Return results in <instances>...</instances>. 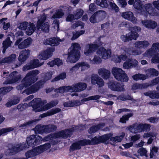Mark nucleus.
<instances>
[{
  "label": "nucleus",
  "instance_id": "39448f33",
  "mask_svg": "<svg viewBox=\"0 0 159 159\" xmlns=\"http://www.w3.org/2000/svg\"><path fill=\"white\" fill-rule=\"evenodd\" d=\"M73 130L72 129H67L65 130L61 131L58 133L51 134L48 135L43 139L42 141L44 142L52 140L56 138H67L68 137H70L72 134Z\"/></svg>",
  "mask_w": 159,
  "mask_h": 159
},
{
  "label": "nucleus",
  "instance_id": "f8f14e48",
  "mask_svg": "<svg viewBox=\"0 0 159 159\" xmlns=\"http://www.w3.org/2000/svg\"><path fill=\"white\" fill-rule=\"evenodd\" d=\"M33 42L32 39L30 37L23 40L22 38L18 39L15 43V45L18 46L20 49H23L27 48L29 47Z\"/></svg>",
  "mask_w": 159,
  "mask_h": 159
},
{
  "label": "nucleus",
  "instance_id": "c85d7f7f",
  "mask_svg": "<svg viewBox=\"0 0 159 159\" xmlns=\"http://www.w3.org/2000/svg\"><path fill=\"white\" fill-rule=\"evenodd\" d=\"M82 145H85L87 144L94 145L101 143L100 137H95L91 140L84 139L81 142Z\"/></svg>",
  "mask_w": 159,
  "mask_h": 159
},
{
  "label": "nucleus",
  "instance_id": "e433bc0d",
  "mask_svg": "<svg viewBox=\"0 0 159 159\" xmlns=\"http://www.w3.org/2000/svg\"><path fill=\"white\" fill-rule=\"evenodd\" d=\"M60 111L61 109L58 108L52 109L50 111L41 115L40 117L41 118H43L48 116H51Z\"/></svg>",
  "mask_w": 159,
  "mask_h": 159
},
{
  "label": "nucleus",
  "instance_id": "ddd939ff",
  "mask_svg": "<svg viewBox=\"0 0 159 159\" xmlns=\"http://www.w3.org/2000/svg\"><path fill=\"white\" fill-rule=\"evenodd\" d=\"M96 43H89L85 46L84 52V54L89 57H90L93 55L98 47V45L100 44L99 42H97Z\"/></svg>",
  "mask_w": 159,
  "mask_h": 159
},
{
  "label": "nucleus",
  "instance_id": "2f4dec72",
  "mask_svg": "<svg viewBox=\"0 0 159 159\" xmlns=\"http://www.w3.org/2000/svg\"><path fill=\"white\" fill-rule=\"evenodd\" d=\"M122 49L125 52L132 55H140L142 52L141 50L133 48H127L125 47H123L122 48Z\"/></svg>",
  "mask_w": 159,
  "mask_h": 159
},
{
  "label": "nucleus",
  "instance_id": "69168bd1",
  "mask_svg": "<svg viewBox=\"0 0 159 159\" xmlns=\"http://www.w3.org/2000/svg\"><path fill=\"white\" fill-rule=\"evenodd\" d=\"M29 23L26 21H24L20 24L19 26L20 29L22 30H26Z\"/></svg>",
  "mask_w": 159,
  "mask_h": 159
},
{
  "label": "nucleus",
  "instance_id": "774afa93",
  "mask_svg": "<svg viewBox=\"0 0 159 159\" xmlns=\"http://www.w3.org/2000/svg\"><path fill=\"white\" fill-rule=\"evenodd\" d=\"M108 2L110 7L113 9L115 10L116 11H117L118 10V7L114 3V1L112 0H108Z\"/></svg>",
  "mask_w": 159,
  "mask_h": 159
},
{
  "label": "nucleus",
  "instance_id": "9b49d317",
  "mask_svg": "<svg viewBox=\"0 0 159 159\" xmlns=\"http://www.w3.org/2000/svg\"><path fill=\"white\" fill-rule=\"evenodd\" d=\"M57 127L54 125H48L41 126L40 125L36 126L34 129L36 133L42 134L43 133H48L55 130Z\"/></svg>",
  "mask_w": 159,
  "mask_h": 159
},
{
  "label": "nucleus",
  "instance_id": "1a4fd4ad",
  "mask_svg": "<svg viewBox=\"0 0 159 159\" xmlns=\"http://www.w3.org/2000/svg\"><path fill=\"white\" fill-rule=\"evenodd\" d=\"M9 72L7 71L3 72L2 76L3 78L6 77V80L4 82L6 84H11L17 82L21 77V75L16 71L11 73L8 76Z\"/></svg>",
  "mask_w": 159,
  "mask_h": 159
},
{
  "label": "nucleus",
  "instance_id": "5fc2aeb1",
  "mask_svg": "<svg viewBox=\"0 0 159 159\" xmlns=\"http://www.w3.org/2000/svg\"><path fill=\"white\" fill-rule=\"evenodd\" d=\"M94 14L97 18H99L101 20L104 18L106 14L105 11L102 10L98 11Z\"/></svg>",
  "mask_w": 159,
  "mask_h": 159
},
{
  "label": "nucleus",
  "instance_id": "8fccbe9b",
  "mask_svg": "<svg viewBox=\"0 0 159 159\" xmlns=\"http://www.w3.org/2000/svg\"><path fill=\"white\" fill-rule=\"evenodd\" d=\"M81 104L80 102L78 101H75L73 102L69 101L64 103V106L66 107H73L75 106H77Z\"/></svg>",
  "mask_w": 159,
  "mask_h": 159
},
{
  "label": "nucleus",
  "instance_id": "72a5a7b5",
  "mask_svg": "<svg viewBox=\"0 0 159 159\" xmlns=\"http://www.w3.org/2000/svg\"><path fill=\"white\" fill-rule=\"evenodd\" d=\"M16 58V55L14 54H11L9 57H6L3 58L0 62V64L2 63H11L14 61Z\"/></svg>",
  "mask_w": 159,
  "mask_h": 159
},
{
  "label": "nucleus",
  "instance_id": "bf43d9fd",
  "mask_svg": "<svg viewBox=\"0 0 159 159\" xmlns=\"http://www.w3.org/2000/svg\"><path fill=\"white\" fill-rule=\"evenodd\" d=\"M66 73L63 72L60 74L58 76L53 79L52 80V82H54L60 80H63L66 78Z\"/></svg>",
  "mask_w": 159,
  "mask_h": 159
},
{
  "label": "nucleus",
  "instance_id": "052dcab7",
  "mask_svg": "<svg viewBox=\"0 0 159 159\" xmlns=\"http://www.w3.org/2000/svg\"><path fill=\"white\" fill-rule=\"evenodd\" d=\"M19 98L17 97H16L13 101L8 102L6 104V106L7 107H10L12 105L17 104L19 102Z\"/></svg>",
  "mask_w": 159,
  "mask_h": 159
},
{
  "label": "nucleus",
  "instance_id": "864d4df0",
  "mask_svg": "<svg viewBox=\"0 0 159 159\" xmlns=\"http://www.w3.org/2000/svg\"><path fill=\"white\" fill-rule=\"evenodd\" d=\"M14 128L12 127L4 128L0 130V136L7 134L8 133L13 131Z\"/></svg>",
  "mask_w": 159,
  "mask_h": 159
},
{
  "label": "nucleus",
  "instance_id": "3c124183",
  "mask_svg": "<svg viewBox=\"0 0 159 159\" xmlns=\"http://www.w3.org/2000/svg\"><path fill=\"white\" fill-rule=\"evenodd\" d=\"M127 58V56L125 54H122L120 55H117L114 60L116 63L120 62L122 60L125 61Z\"/></svg>",
  "mask_w": 159,
  "mask_h": 159
},
{
  "label": "nucleus",
  "instance_id": "5701e85b",
  "mask_svg": "<svg viewBox=\"0 0 159 159\" xmlns=\"http://www.w3.org/2000/svg\"><path fill=\"white\" fill-rule=\"evenodd\" d=\"M27 148H28V147L26 143L19 144L13 147L12 148H10L8 151L11 153H15Z\"/></svg>",
  "mask_w": 159,
  "mask_h": 159
},
{
  "label": "nucleus",
  "instance_id": "c03bdc74",
  "mask_svg": "<svg viewBox=\"0 0 159 159\" xmlns=\"http://www.w3.org/2000/svg\"><path fill=\"white\" fill-rule=\"evenodd\" d=\"M125 135V133L122 132L120 134V135L119 136H116L115 137H112V136L111 138V141L113 142L117 143L120 142L122 140Z\"/></svg>",
  "mask_w": 159,
  "mask_h": 159
},
{
  "label": "nucleus",
  "instance_id": "58836bf2",
  "mask_svg": "<svg viewBox=\"0 0 159 159\" xmlns=\"http://www.w3.org/2000/svg\"><path fill=\"white\" fill-rule=\"evenodd\" d=\"M104 126V124H100L95 126H93L89 129L88 132L90 134L94 133L98 130L102 128Z\"/></svg>",
  "mask_w": 159,
  "mask_h": 159
},
{
  "label": "nucleus",
  "instance_id": "f257e3e1",
  "mask_svg": "<svg viewBox=\"0 0 159 159\" xmlns=\"http://www.w3.org/2000/svg\"><path fill=\"white\" fill-rule=\"evenodd\" d=\"M47 102L46 100H42L40 98H35L29 103L28 106H32L33 110L35 112H38L48 110L56 106L58 103V101L57 100L52 101L43 106Z\"/></svg>",
  "mask_w": 159,
  "mask_h": 159
},
{
  "label": "nucleus",
  "instance_id": "393cba45",
  "mask_svg": "<svg viewBox=\"0 0 159 159\" xmlns=\"http://www.w3.org/2000/svg\"><path fill=\"white\" fill-rule=\"evenodd\" d=\"M62 41L63 40L58 38L53 37L46 39L43 43L45 45H50L52 46H54L58 45L59 44V42Z\"/></svg>",
  "mask_w": 159,
  "mask_h": 159
},
{
  "label": "nucleus",
  "instance_id": "20e7f679",
  "mask_svg": "<svg viewBox=\"0 0 159 159\" xmlns=\"http://www.w3.org/2000/svg\"><path fill=\"white\" fill-rule=\"evenodd\" d=\"M50 148L51 145L50 143H45L28 151L25 154V155L27 158L33 157L48 150Z\"/></svg>",
  "mask_w": 159,
  "mask_h": 159
},
{
  "label": "nucleus",
  "instance_id": "680f3d73",
  "mask_svg": "<svg viewBox=\"0 0 159 159\" xmlns=\"http://www.w3.org/2000/svg\"><path fill=\"white\" fill-rule=\"evenodd\" d=\"M133 114L130 113L127 115H124L120 119V121L122 123H125L127 120H129V118L132 116Z\"/></svg>",
  "mask_w": 159,
  "mask_h": 159
},
{
  "label": "nucleus",
  "instance_id": "9d476101",
  "mask_svg": "<svg viewBox=\"0 0 159 159\" xmlns=\"http://www.w3.org/2000/svg\"><path fill=\"white\" fill-rule=\"evenodd\" d=\"M46 18L45 15H43L39 19L36 25L37 29L43 32H48L49 30V25L48 22L44 23Z\"/></svg>",
  "mask_w": 159,
  "mask_h": 159
},
{
  "label": "nucleus",
  "instance_id": "f704fd0d",
  "mask_svg": "<svg viewBox=\"0 0 159 159\" xmlns=\"http://www.w3.org/2000/svg\"><path fill=\"white\" fill-rule=\"evenodd\" d=\"M35 30L36 27L34 24L33 23H29L25 33L28 35H31L35 31Z\"/></svg>",
  "mask_w": 159,
  "mask_h": 159
},
{
  "label": "nucleus",
  "instance_id": "ea45409f",
  "mask_svg": "<svg viewBox=\"0 0 159 159\" xmlns=\"http://www.w3.org/2000/svg\"><path fill=\"white\" fill-rule=\"evenodd\" d=\"M12 42L10 40V39L9 37H7L5 41L3 42V49L2 52L4 53L6 49L9 47L11 46Z\"/></svg>",
  "mask_w": 159,
  "mask_h": 159
},
{
  "label": "nucleus",
  "instance_id": "4be33fe9",
  "mask_svg": "<svg viewBox=\"0 0 159 159\" xmlns=\"http://www.w3.org/2000/svg\"><path fill=\"white\" fill-rule=\"evenodd\" d=\"M90 66L89 64L86 62H79L72 67L70 69V71L72 73L76 71L80 67H81V71H84L90 68Z\"/></svg>",
  "mask_w": 159,
  "mask_h": 159
},
{
  "label": "nucleus",
  "instance_id": "7c9ffc66",
  "mask_svg": "<svg viewBox=\"0 0 159 159\" xmlns=\"http://www.w3.org/2000/svg\"><path fill=\"white\" fill-rule=\"evenodd\" d=\"M121 16L125 19L131 21L134 23H136L137 20L134 16V15L131 11H127L122 13Z\"/></svg>",
  "mask_w": 159,
  "mask_h": 159
},
{
  "label": "nucleus",
  "instance_id": "c9c22d12",
  "mask_svg": "<svg viewBox=\"0 0 159 159\" xmlns=\"http://www.w3.org/2000/svg\"><path fill=\"white\" fill-rule=\"evenodd\" d=\"M70 88V86H62L56 89L55 92L62 93L66 92H71Z\"/></svg>",
  "mask_w": 159,
  "mask_h": 159
},
{
  "label": "nucleus",
  "instance_id": "7ed1b4c3",
  "mask_svg": "<svg viewBox=\"0 0 159 159\" xmlns=\"http://www.w3.org/2000/svg\"><path fill=\"white\" fill-rule=\"evenodd\" d=\"M40 73L38 70H33L29 72L23 80V84H21L17 87L18 90H21L27 86L31 85L36 82L38 80L36 76Z\"/></svg>",
  "mask_w": 159,
  "mask_h": 159
},
{
  "label": "nucleus",
  "instance_id": "6e6552de",
  "mask_svg": "<svg viewBox=\"0 0 159 159\" xmlns=\"http://www.w3.org/2000/svg\"><path fill=\"white\" fill-rule=\"evenodd\" d=\"M111 73L115 78L118 81L127 82L129 80L127 75L121 68L113 67L111 70Z\"/></svg>",
  "mask_w": 159,
  "mask_h": 159
},
{
  "label": "nucleus",
  "instance_id": "a878e982",
  "mask_svg": "<svg viewBox=\"0 0 159 159\" xmlns=\"http://www.w3.org/2000/svg\"><path fill=\"white\" fill-rule=\"evenodd\" d=\"M41 82L42 81H39L27 88L25 90L26 93L27 94H29L37 91L43 85H41Z\"/></svg>",
  "mask_w": 159,
  "mask_h": 159
},
{
  "label": "nucleus",
  "instance_id": "338daca9",
  "mask_svg": "<svg viewBox=\"0 0 159 159\" xmlns=\"http://www.w3.org/2000/svg\"><path fill=\"white\" fill-rule=\"evenodd\" d=\"M151 62L154 63H159V53H156L152 57Z\"/></svg>",
  "mask_w": 159,
  "mask_h": 159
},
{
  "label": "nucleus",
  "instance_id": "2eb2a0df",
  "mask_svg": "<svg viewBox=\"0 0 159 159\" xmlns=\"http://www.w3.org/2000/svg\"><path fill=\"white\" fill-rule=\"evenodd\" d=\"M96 53L98 55L100 56L102 59H107L111 57V51L109 48L106 49L101 47L97 51Z\"/></svg>",
  "mask_w": 159,
  "mask_h": 159
},
{
  "label": "nucleus",
  "instance_id": "09e8293b",
  "mask_svg": "<svg viewBox=\"0 0 159 159\" xmlns=\"http://www.w3.org/2000/svg\"><path fill=\"white\" fill-rule=\"evenodd\" d=\"M85 32L84 30H82L80 31H75L73 32V36L71 38L72 40H74L77 39L80 36L84 34Z\"/></svg>",
  "mask_w": 159,
  "mask_h": 159
},
{
  "label": "nucleus",
  "instance_id": "b1692460",
  "mask_svg": "<svg viewBox=\"0 0 159 159\" xmlns=\"http://www.w3.org/2000/svg\"><path fill=\"white\" fill-rule=\"evenodd\" d=\"M70 87L71 92H78L84 90L87 87V85L84 83H79L70 86Z\"/></svg>",
  "mask_w": 159,
  "mask_h": 159
},
{
  "label": "nucleus",
  "instance_id": "6e6d98bb",
  "mask_svg": "<svg viewBox=\"0 0 159 159\" xmlns=\"http://www.w3.org/2000/svg\"><path fill=\"white\" fill-rule=\"evenodd\" d=\"M7 19V18H3L0 20V22L2 24L3 28L5 30H7L10 27V23L5 22Z\"/></svg>",
  "mask_w": 159,
  "mask_h": 159
},
{
  "label": "nucleus",
  "instance_id": "bb28decb",
  "mask_svg": "<svg viewBox=\"0 0 159 159\" xmlns=\"http://www.w3.org/2000/svg\"><path fill=\"white\" fill-rule=\"evenodd\" d=\"M155 11V10L153 8L151 4H146L143 7L141 13L142 14L144 15H146L148 13L152 16H154L156 15Z\"/></svg>",
  "mask_w": 159,
  "mask_h": 159
},
{
  "label": "nucleus",
  "instance_id": "f03ea898",
  "mask_svg": "<svg viewBox=\"0 0 159 159\" xmlns=\"http://www.w3.org/2000/svg\"><path fill=\"white\" fill-rule=\"evenodd\" d=\"M81 47L79 44L77 43H72L69 49L66 61L74 63L78 60L80 57V50Z\"/></svg>",
  "mask_w": 159,
  "mask_h": 159
},
{
  "label": "nucleus",
  "instance_id": "a19ab883",
  "mask_svg": "<svg viewBox=\"0 0 159 159\" xmlns=\"http://www.w3.org/2000/svg\"><path fill=\"white\" fill-rule=\"evenodd\" d=\"M144 95L148 96L151 98H159V93H157L156 91H149L144 93Z\"/></svg>",
  "mask_w": 159,
  "mask_h": 159
},
{
  "label": "nucleus",
  "instance_id": "0e129e2a",
  "mask_svg": "<svg viewBox=\"0 0 159 159\" xmlns=\"http://www.w3.org/2000/svg\"><path fill=\"white\" fill-rule=\"evenodd\" d=\"M12 88L10 87H3L0 89V95L2 94H4L5 93L9 92L12 89ZM1 96H0L1 97Z\"/></svg>",
  "mask_w": 159,
  "mask_h": 159
},
{
  "label": "nucleus",
  "instance_id": "4c0bfd02",
  "mask_svg": "<svg viewBox=\"0 0 159 159\" xmlns=\"http://www.w3.org/2000/svg\"><path fill=\"white\" fill-rule=\"evenodd\" d=\"M146 75H145L147 78L151 76H157L158 75V72L156 70L153 68H150L148 69L146 71Z\"/></svg>",
  "mask_w": 159,
  "mask_h": 159
},
{
  "label": "nucleus",
  "instance_id": "c756f323",
  "mask_svg": "<svg viewBox=\"0 0 159 159\" xmlns=\"http://www.w3.org/2000/svg\"><path fill=\"white\" fill-rule=\"evenodd\" d=\"M98 74L104 80L109 79L110 76V70L104 68H101L98 70Z\"/></svg>",
  "mask_w": 159,
  "mask_h": 159
},
{
  "label": "nucleus",
  "instance_id": "aec40b11",
  "mask_svg": "<svg viewBox=\"0 0 159 159\" xmlns=\"http://www.w3.org/2000/svg\"><path fill=\"white\" fill-rule=\"evenodd\" d=\"M91 83L93 85H96L99 87L104 86V81L103 79L99 77L98 75L93 74L92 75L91 77Z\"/></svg>",
  "mask_w": 159,
  "mask_h": 159
},
{
  "label": "nucleus",
  "instance_id": "79ce46f5",
  "mask_svg": "<svg viewBox=\"0 0 159 159\" xmlns=\"http://www.w3.org/2000/svg\"><path fill=\"white\" fill-rule=\"evenodd\" d=\"M97 55L94 56L93 59H91L89 58V60L91 64H100L102 61L101 58Z\"/></svg>",
  "mask_w": 159,
  "mask_h": 159
},
{
  "label": "nucleus",
  "instance_id": "f3484780",
  "mask_svg": "<svg viewBox=\"0 0 159 159\" xmlns=\"http://www.w3.org/2000/svg\"><path fill=\"white\" fill-rule=\"evenodd\" d=\"M43 62H40L38 59L35 58L31 61L29 65L24 66L23 68V70L25 71L30 69L42 66Z\"/></svg>",
  "mask_w": 159,
  "mask_h": 159
},
{
  "label": "nucleus",
  "instance_id": "412c9836",
  "mask_svg": "<svg viewBox=\"0 0 159 159\" xmlns=\"http://www.w3.org/2000/svg\"><path fill=\"white\" fill-rule=\"evenodd\" d=\"M30 53V51L29 49H25L22 50L20 52L18 60L20 61L18 65H16L15 67H18L22 64V62L25 61L27 59Z\"/></svg>",
  "mask_w": 159,
  "mask_h": 159
},
{
  "label": "nucleus",
  "instance_id": "a211bd4d",
  "mask_svg": "<svg viewBox=\"0 0 159 159\" xmlns=\"http://www.w3.org/2000/svg\"><path fill=\"white\" fill-rule=\"evenodd\" d=\"M54 49L52 48H49L40 52L38 55L40 60H46L51 57Z\"/></svg>",
  "mask_w": 159,
  "mask_h": 159
},
{
  "label": "nucleus",
  "instance_id": "4d7b16f0",
  "mask_svg": "<svg viewBox=\"0 0 159 159\" xmlns=\"http://www.w3.org/2000/svg\"><path fill=\"white\" fill-rule=\"evenodd\" d=\"M96 4L102 7H107L108 6L106 0H97Z\"/></svg>",
  "mask_w": 159,
  "mask_h": 159
},
{
  "label": "nucleus",
  "instance_id": "6ab92c4d",
  "mask_svg": "<svg viewBox=\"0 0 159 159\" xmlns=\"http://www.w3.org/2000/svg\"><path fill=\"white\" fill-rule=\"evenodd\" d=\"M108 88L113 91L121 92L125 90L124 85H121L116 81L110 82L108 83Z\"/></svg>",
  "mask_w": 159,
  "mask_h": 159
},
{
  "label": "nucleus",
  "instance_id": "473e14b6",
  "mask_svg": "<svg viewBox=\"0 0 159 159\" xmlns=\"http://www.w3.org/2000/svg\"><path fill=\"white\" fill-rule=\"evenodd\" d=\"M53 74V72L52 71L46 72L43 73L41 74L42 75L44 76L43 79L39 81H42L41 85H43L48 80H50Z\"/></svg>",
  "mask_w": 159,
  "mask_h": 159
},
{
  "label": "nucleus",
  "instance_id": "e2e57ef3",
  "mask_svg": "<svg viewBox=\"0 0 159 159\" xmlns=\"http://www.w3.org/2000/svg\"><path fill=\"white\" fill-rule=\"evenodd\" d=\"M101 96L99 95L91 96L87 98H85L82 100V101L85 102L91 100H96L99 99Z\"/></svg>",
  "mask_w": 159,
  "mask_h": 159
},
{
  "label": "nucleus",
  "instance_id": "de8ad7c7",
  "mask_svg": "<svg viewBox=\"0 0 159 159\" xmlns=\"http://www.w3.org/2000/svg\"><path fill=\"white\" fill-rule=\"evenodd\" d=\"M64 14L63 10L61 9H58L56 10V12L52 16V18H57L61 17Z\"/></svg>",
  "mask_w": 159,
  "mask_h": 159
},
{
  "label": "nucleus",
  "instance_id": "4468645a",
  "mask_svg": "<svg viewBox=\"0 0 159 159\" xmlns=\"http://www.w3.org/2000/svg\"><path fill=\"white\" fill-rule=\"evenodd\" d=\"M43 140V138L40 136L31 135L27 138V144L28 148L29 146L32 147L40 143Z\"/></svg>",
  "mask_w": 159,
  "mask_h": 159
},
{
  "label": "nucleus",
  "instance_id": "37998d69",
  "mask_svg": "<svg viewBox=\"0 0 159 159\" xmlns=\"http://www.w3.org/2000/svg\"><path fill=\"white\" fill-rule=\"evenodd\" d=\"M82 141V140L73 143L70 146V151H73L75 150L80 149L81 146L84 145H82V143L81 142Z\"/></svg>",
  "mask_w": 159,
  "mask_h": 159
},
{
  "label": "nucleus",
  "instance_id": "49530a36",
  "mask_svg": "<svg viewBox=\"0 0 159 159\" xmlns=\"http://www.w3.org/2000/svg\"><path fill=\"white\" fill-rule=\"evenodd\" d=\"M113 136V134L110 133L101 136H100L101 143H108V141L109 139H111V137Z\"/></svg>",
  "mask_w": 159,
  "mask_h": 159
},
{
  "label": "nucleus",
  "instance_id": "dca6fc26",
  "mask_svg": "<svg viewBox=\"0 0 159 159\" xmlns=\"http://www.w3.org/2000/svg\"><path fill=\"white\" fill-rule=\"evenodd\" d=\"M156 52H159V42L153 43L152 45L151 48L146 50L143 55L144 57H150Z\"/></svg>",
  "mask_w": 159,
  "mask_h": 159
},
{
  "label": "nucleus",
  "instance_id": "603ef678",
  "mask_svg": "<svg viewBox=\"0 0 159 159\" xmlns=\"http://www.w3.org/2000/svg\"><path fill=\"white\" fill-rule=\"evenodd\" d=\"M132 78L135 80H144L147 79L146 75L143 74H136L132 76Z\"/></svg>",
  "mask_w": 159,
  "mask_h": 159
},
{
  "label": "nucleus",
  "instance_id": "a18cd8bd",
  "mask_svg": "<svg viewBox=\"0 0 159 159\" xmlns=\"http://www.w3.org/2000/svg\"><path fill=\"white\" fill-rule=\"evenodd\" d=\"M143 4L140 0H135L134 2V8L141 11V12H142Z\"/></svg>",
  "mask_w": 159,
  "mask_h": 159
},
{
  "label": "nucleus",
  "instance_id": "cd10ccee",
  "mask_svg": "<svg viewBox=\"0 0 159 159\" xmlns=\"http://www.w3.org/2000/svg\"><path fill=\"white\" fill-rule=\"evenodd\" d=\"M141 23L144 26L148 29H153L157 25V23L155 21L151 20H142Z\"/></svg>",
  "mask_w": 159,
  "mask_h": 159
},
{
  "label": "nucleus",
  "instance_id": "423d86ee",
  "mask_svg": "<svg viewBox=\"0 0 159 159\" xmlns=\"http://www.w3.org/2000/svg\"><path fill=\"white\" fill-rule=\"evenodd\" d=\"M150 127L151 125L149 124L136 123L127 127L126 129L130 132L136 134L149 130Z\"/></svg>",
  "mask_w": 159,
  "mask_h": 159
},
{
  "label": "nucleus",
  "instance_id": "13d9d810",
  "mask_svg": "<svg viewBox=\"0 0 159 159\" xmlns=\"http://www.w3.org/2000/svg\"><path fill=\"white\" fill-rule=\"evenodd\" d=\"M157 133L156 131H150L149 133H145L143 135V138H148V137L156 138Z\"/></svg>",
  "mask_w": 159,
  "mask_h": 159
},
{
  "label": "nucleus",
  "instance_id": "0eeeda50",
  "mask_svg": "<svg viewBox=\"0 0 159 159\" xmlns=\"http://www.w3.org/2000/svg\"><path fill=\"white\" fill-rule=\"evenodd\" d=\"M140 27L135 26L131 30V31L126 35H122L120 37L121 40L124 42H127L132 40H136L139 36L138 33L141 31Z\"/></svg>",
  "mask_w": 159,
  "mask_h": 159
}]
</instances>
